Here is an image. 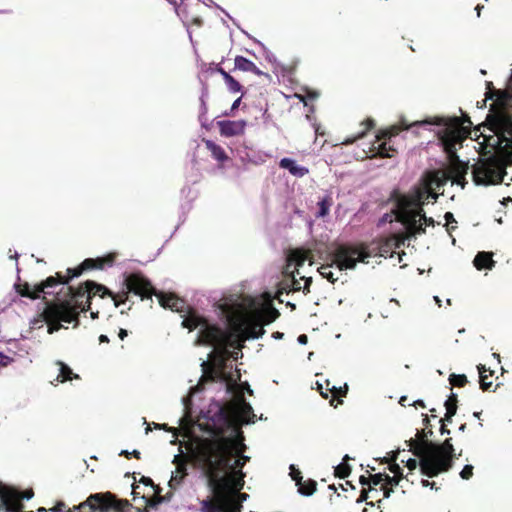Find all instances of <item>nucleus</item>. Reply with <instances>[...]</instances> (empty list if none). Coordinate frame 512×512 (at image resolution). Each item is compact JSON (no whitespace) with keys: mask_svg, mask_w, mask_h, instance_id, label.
<instances>
[{"mask_svg":"<svg viewBox=\"0 0 512 512\" xmlns=\"http://www.w3.org/2000/svg\"><path fill=\"white\" fill-rule=\"evenodd\" d=\"M240 432L233 443H217L195 448L191 458L207 478L208 487L215 501L206 498L201 502L202 512H240L248 494L240 493L244 487L242 469L250 460L242 452L246 449Z\"/></svg>","mask_w":512,"mask_h":512,"instance_id":"obj_1","label":"nucleus"},{"mask_svg":"<svg viewBox=\"0 0 512 512\" xmlns=\"http://www.w3.org/2000/svg\"><path fill=\"white\" fill-rule=\"evenodd\" d=\"M123 285L127 289L126 293H133L142 299L155 295L163 308L180 313L183 318L182 326L184 328L198 330L194 344L197 346L206 345L213 347V350L208 354V359H211L216 351L219 357H222L227 347L233 341L234 333L232 330L224 329L210 322L204 316L190 309L183 299L174 294L158 291L143 274L132 273L124 275Z\"/></svg>","mask_w":512,"mask_h":512,"instance_id":"obj_2","label":"nucleus"},{"mask_svg":"<svg viewBox=\"0 0 512 512\" xmlns=\"http://www.w3.org/2000/svg\"><path fill=\"white\" fill-rule=\"evenodd\" d=\"M439 194L435 192L432 183H427L422 178L419 183L413 185L407 192L393 189L390 192V199L395 202V212L401 221L403 228L410 233V237L422 235L426 232V226H434L432 217H427L424 205L435 203Z\"/></svg>","mask_w":512,"mask_h":512,"instance_id":"obj_3","label":"nucleus"},{"mask_svg":"<svg viewBox=\"0 0 512 512\" xmlns=\"http://www.w3.org/2000/svg\"><path fill=\"white\" fill-rule=\"evenodd\" d=\"M216 378L225 387V393L230 397L229 403L223 405L215 403L208 410V418L216 429L228 428L232 423L246 425L255 422L256 415L249 402L243 396V392H237V383L234 380L228 381L223 370L216 372Z\"/></svg>","mask_w":512,"mask_h":512,"instance_id":"obj_4","label":"nucleus"},{"mask_svg":"<svg viewBox=\"0 0 512 512\" xmlns=\"http://www.w3.org/2000/svg\"><path fill=\"white\" fill-rule=\"evenodd\" d=\"M431 126L438 128L436 135L443 147L449 152L455 150L458 134L454 124L450 123L447 119L435 117L414 121L410 124L405 119H402L398 126H392L383 133V139H378L372 144L370 152L372 153V156L393 157L394 153H396L393 139L400 131H407L414 128L428 129Z\"/></svg>","mask_w":512,"mask_h":512,"instance_id":"obj_5","label":"nucleus"},{"mask_svg":"<svg viewBox=\"0 0 512 512\" xmlns=\"http://www.w3.org/2000/svg\"><path fill=\"white\" fill-rule=\"evenodd\" d=\"M406 237L402 240H397L395 237H389L378 241H373L369 245L361 243L359 245H341L336 253V258L340 269H354L357 262L368 263V258L373 256L379 257H392L395 250L402 245H410L412 240L417 236L410 237L409 231L406 228Z\"/></svg>","mask_w":512,"mask_h":512,"instance_id":"obj_6","label":"nucleus"},{"mask_svg":"<svg viewBox=\"0 0 512 512\" xmlns=\"http://www.w3.org/2000/svg\"><path fill=\"white\" fill-rule=\"evenodd\" d=\"M71 292L70 301H59L55 304L56 309L50 311V317L56 320H61L63 323H73L76 327L79 323L78 316L80 312H85L90 309L91 298L99 295L101 298L110 295L113 297L115 306H119L120 302L116 296L104 285L94 281H86L78 288L68 287Z\"/></svg>","mask_w":512,"mask_h":512,"instance_id":"obj_7","label":"nucleus"},{"mask_svg":"<svg viewBox=\"0 0 512 512\" xmlns=\"http://www.w3.org/2000/svg\"><path fill=\"white\" fill-rule=\"evenodd\" d=\"M413 455H422L421 474L430 478L450 470L455 456L451 438L446 439L441 445L433 441H425L422 448L413 450Z\"/></svg>","mask_w":512,"mask_h":512,"instance_id":"obj_8","label":"nucleus"},{"mask_svg":"<svg viewBox=\"0 0 512 512\" xmlns=\"http://www.w3.org/2000/svg\"><path fill=\"white\" fill-rule=\"evenodd\" d=\"M511 164L512 155H485L470 167L473 181L476 185H497L503 181L506 168Z\"/></svg>","mask_w":512,"mask_h":512,"instance_id":"obj_9","label":"nucleus"},{"mask_svg":"<svg viewBox=\"0 0 512 512\" xmlns=\"http://www.w3.org/2000/svg\"><path fill=\"white\" fill-rule=\"evenodd\" d=\"M78 512H109L113 510L115 512H129L134 510L135 512H147V509H141L133 507L127 500H120L112 496L110 493L102 494L95 493L91 494L87 500L75 506L73 508Z\"/></svg>","mask_w":512,"mask_h":512,"instance_id":"obj_10","label":"nucleus"},{"mask_svg":"<svg viewBox=\"0 0 512 512\" xmlns=\"http://www.w3.org/2000/svg\"><path fill=\"white\" fill-rule=\"evenodd\" d=\"M32 497V490L21 495L19 490L0 482V512H22L24 508L22 500H29Z\"/></svg>","mask_w":512,"mask_h":512,"instance_id":"obj_11","label":"nucleus"},{"mask_svg":"<svg viewBox=\"0 0 512 512\" xmlns=\"http://www.w3.org/2000/svg\"><path fill=\"white\" fill-rule=\"evenodd\" d=\"M279 316L275 308H269L265 314L258 313L248 323L247 334L249 338L258 339L265 333L264 325L270 324Z\"/></svg>","mask_w":512,"mask_h":512,"instance_id":"obj_12","label":"nucleus"},{"mask_svg":"<svg viewBox=\"0 0 512 512\" xmlns=\"http://www.w3.org/2000/svg\"><path fill=\"white\" fill-rule=\"evenodd\" d=\"M115 260V254H109L106 257H99L96 259L88 258L85 259L81 265L77 268H70L67 270L69 275V279L71 280L75 277H78L82 274L84 270L89 269H103L105 266H111Z\"/></svg>","mask_w":512,"mask_h":512,"instance_id":"obj_13","label":"nucleus"},{"mask_svg":"<svg viewBox=\"0 0 512 512\" xmlns=\"http://www.w3.org/2000/svg\"><path fill=\"white\" fill-rule=\"evenodd\" d=\"M172 463L176 466V470L172 472L171 478L168 482L170 491L172 493L177 490L183 483L184 479L188 475V462L182 458L180 454L174 456Z\"/></svg>","mask_w":512,"mask_h":512,"instance_id":"obj_14","label":"nucleus"},{"mask_svg":"<svg viewBox=\"0 0 512 512\" xmlns=\"http://www.w3.org/2000/svg\"><path fill=\"white\" fill-rule=\"evenodd\" d=\"M56 309L55 305H47L40 318H35L30 322L31 329H38L43 326L44 323L48 325V333L52 334L63 327L61 324L63 321L56 320L50 317V311Z\"/></svg>","mask_w":512,"mask_h":512,"instance_id":"obj_15","label":"nucleus"},{"mask_svg":"<svg viewBox=\"0 0 512 512\" xmlns=\"http://www.w3.org/2000/svg\"><path fill=\"white\" fill-rule=\"evenodd\" d=\"M246 125L245 120H221L217 122L220 134L225 137L243 134Z\"/></svg>","mask_w":512,"mask_h":512,"instance_id":"obj_16","label":"nucleus"},{"mask_svg":"<svg viewBox=\"0 0 512 512\" xmlns=\"http://www.w3.org/2000/svg\"><path fill=\"white\" fill-rule=\"evenodd\" d=\"M68 282H58L53 277H48L44 282H42L37 288L33 295H29L32 298H39L41 294L45 295H53L57 294L58 292L55 290L58 286L64 287Z\"/></svg>","mask_w":512,"mask_h":512,"instance_id":"obj_17","label":"nucleus"},{"mask_svg":"<svg viewBox=\"0 0 512 512\" xmlns=\"http://www.w3.org/2000/svg\"><path fill=\"white\" fill-rule=\"evenodd\" d=\"M499 128L501 129L502 143L506 148L512 150V115L505 114L500 120Z\"/></svg>","mask_w":512,"mask_h":512,"instance_id":"obj_18","label":"nucleus"},{"mask_svg":"<svg viewBox=\"0 0 512 512\" xmlns=\"http://www.w3.org/2000/svg\"><path fill=\"white\" fill-rule=\"evenodd\" d=\"M279 167L289 171V173L295 177H304L309 173L308 168L297 164V162L292 158H282L279 162Z\"/></svg>","mask_w":512,"mask_h":512,"instance_id":"obj_19","label":"nucleus"},{"mask_svg":"<svg viewBox=\"0 0 512 512\" xmlns=\"http://www.w3.org/2000/svg\"><path fill=\"white\" fill-rule=\"evenodd\" d=\"M301 289L300 282L294 276L280 282L276 291V298L283 303V294H288L290 291H299Z\"/></svg>","mask_w":512,"mask_h":512,"instance_id":"obj_20","label":"nucleus"},{"mask_svg":"<svg viewBox=\"0 0 512 512\" xmlns=\"http://www.w3.org/2000/svg\"><path fill=\"white\" fill-rule=\"evenodd\" d=\"M473 264L478 270H491L495 265V261L492 259V253L483 251L478 252L473 260Z\"/></svg>","mask_w":512,"mask_h":512,"instance_id":"obj_21","label":"nucleus"},{"mask_svg":"<svg viewBox=\"0 0 512 512\" xmlns=\"http://www.w3.org/2000/svg\"><path fill=\"white\" fill-rule=\"evenodd\" d=\"M235 69L244 71V72H252L255 75H263V72L249 59L243 56H236L235 60Z\"/></svg>","mask_w":512,"mask_h":512,"instance_id":"obj_22","label":"nucleus"},{"mask_svg":"<svg viewBox=\"0 0 512 512\" xmlns=\"http://www.w3.org/2000/svg\"><path fill=\"white\" fill-rule=\"evenodd\" d=\"M332 205H333L332 195H331V193H326L317 202L318 210L315 214L316 218H325L329 214L330 208Z\"/></svg>","mask_w":512,"mask_h":512,"instance_id":"obj_23","label":"nucleus"},{"mask_svg":"<svg viewBox=\"0 0 512 512\" xmlns=\"http://www.w3.org/2000/svg\"><path fill=\"white\" fill-rule=\"evenodd\" d=\"M56 365L58 366L56 381L63 383L68 380L79 379V375L73 373L72 369L64 362L57 361Z\"/></svg>","mask_w":512,"mask_h":512,"instance_id":"obj_24","label":"nucleus"},{"mask_svg":"<svg viewBox=\"0 0 512 512\" xmlns=\"http://www.w3.org/2000/svg\"><path fill=\"white\" fill-rule=\"evenodd\" d=\"M418 435H419L418 440L411 438L405 442L407 447H409V450L412 453H413L414 449L422 448L424 446L425 441H429L428 438L433 435V431L432 430H428V431L423 430L421 432H418Z\"/></svg>","mask_w":512,"mask_h":512,"instance_id":"obj_25","label":"nucleus"},{"mask_svg":"<svg viewBox=\"0 0 512 512\" xmlns=\"http://www.w3.org/2000/svg\"><path fill=\"white\" fill-rule=\"evenodd\" d=\"M205 146L207 150L210 151L213 158L217 161L224 162L228 159L224 149L212 140H205Z\"/></svg>","mask_w":512,"mask_h":512,"instance_id":"obj_26","label":"nucleus"},{"mask_svg":"<svg viewBox=\"0 0 512 512\" xmlns=\"http://www.w3.org/2000/svg\"><path fill=\"white\" fill-rule=\"evenodd\" d=\"M237 156L240 158L242 163H253V164H262L265 162V157L262 155H254L251 151H246V148L242 150H237Z\"/></svg>","mask_w":512,"mask_h":512,"instance_id":"obj_27","label":"nucleus"},{"mask_svg":"<svg viewBox=\"0 0 512 512\" xmlns=\"http://www.w3.org/2000/svg\"><path fill=\"white\" fill-rule=\"evenodd\" d=\"M341 246H339L335 253H334V263L331 264V265H322L320 268H319V272L320 274L323 276V278H326L327 280H329L330 282H334L336 281L338 278L334 277V273L332 271V268H333V265L335 264L336 265V268L338 269V271H342L343 269H340L339 265H338V262H337V258H336V253L338 251V249L340 248Z\"/></svg>","mask_w":512,"mask_h":512,"instance_id":"obj_28","label":"nucleus"},{"mask_svg":"<svg viewBox=\"0 0 512 512\" xmlns=\"http://www.w3.org/2000/svg\"><path fill=\"white\" fill-rule=\"evenodd\" d=\"M479 377H480V387L483 391H487L492 386V382L488 381L489 376L493 375V371H489V375L486 374L488 371L485 365L479 364L477 366Z\"/></svg>","mask_w":512,"mask_h":512,"instance_id":"obj_29","label":"nucleus"},{"mask_svg":"<svg viewBox=\"0 0 512 512\" xmlns=\"http://www.w3.org/2000/svg\"><path fill=\"white\" fill-rule=\"evenodd\" d=\"M388 200L393 204V207H392L390 213H385L382 215V217L378 221V226L384 225L386 223H391L394 220H396L397 222H399L401 224V221H400L399 217L397 216V213L395 212V202L392 201L390 198Z\"/></svg>","mask_w":512,"mask_h":512,"instance_id":"obj_30","label":"nucleus"},{"mask_svg":"<svg viewBox=\"0 0 512 512\" xmlns=\"http://www.w3.org/2000/svg\"><path fill=\"white\" fill-rule=\"evenodd\" d=\"M316 482L314 480L301 481V484H298V490L302 495L310 496L316 490Z\"/></svg>","mask_w":512,"mask_h":512,"instance_id":"obj_31","label":"nucleus"},{"mask_svg":"<svg viewBox=\"0 0 512 512\" xmlns=\"http://www.w3.org/2000/svg\"><path fill=\"white\" fill-rule=\"evenodd\" d=\"M157 498L156 500H151L147 498L146 496H142V499L145 500L146 505L150 508H156L159 504L164 502H169L172 498V493H167L165 496H161L160 493L156 494Z\"/></svg>","mask_w":512,"mask_h":512,"instance_id":"obj_32","label":"nucleus"},{"mask_svg":"<svg viewBox=\"0 0 512 512\" xmlns=\"http://www.w3.org/2000/svg\"><path fill=\"white\" fill-rule=\"evenodd\" d=\"M425 179H426L427 183H432V187L434 189L442 188L447 182V179L443 176H440L439 172H436V173L430 175L429 178H425Z\"/></svg>","mask_w":512,"mask_h":512,"instance_id":"obj_33","label":"nucleus"},{"mask_svg":"<svg viewBox=\"0 0 512 512\" xmlns=\"http://www.w3.org/2000/svg\"><path fill=\"white\" fill-rule=\"evenodd\" d=\"M383 481H385V474L381 473L372 475L369 480L365 476L360 477V482L362 485H366L369 483L370 485L377 486L381 484Z\"/></svg>","mask_w":512,"mask_h":512,"instance_id":"obj_34","label":"nucleus"},{"mask_svg":"<svg viewBox=\"0 0 512 512\" xmlns=\"http://www.w3.org/2000/svg\"><path fill=\"white\" fill-rule=\"evenodd\" d=\"M349 459H350L349 456L345 455V457L343 458V462L340 463L337 467H335V472L340 477H346L351 472L350 466L345 462L346 460H349Z\"/></svg>","mask_w":512,"mask_h":512,"instance_id":"obj_35","label":"nucleus"},{"mask_svg":"<svg viewBox=\"0 0 512 512\" xmlns=\"http://www.w3.org/2000/svg\"><path fill=\"white\" fill-rule=\"evenodd\" d=\"M391 459H392V463L389 465L390 472L393 473L394 476L403 478V469L400 467V465L398 463H396V459H397L396 452H392Z\"/></svg>","mask_w":512,"mask_h":512,"instance_id":"obj_36","label":"nucleus"},{"mask_svg":"<svg viewBox=\"0 0 512 512\" xmlns=\"http://www.w3.org/2000/svg\"><path fill=\"white\" fill-rule=\"evenodd\" d=\"M225 84L231 93H238L242 90V85L232 76L227 78Z\"/></svg>","mask_w":512,"mask_h":512,"instance_id":"obj_37","label":"nucleus"},{"mask_svg":"<svg viewBox=\"0 0 512 512\" xmlns=\"http://www.w3.org/2000/svg\"><path fill=\"white\" fill-rule=\"evenodd\" d=\"M449 381L452 385H455V386H464L467 382V378L465 375L463 374H451L449 376Z\"/></svg>","mask_w":512,"mask_h":512,"instance_id":"obj_38","label":"nucleus"},{"mask_svg":"<svg viewBox=\"0 0 512 512\" xmlns=\"http://www.w3.org/2000/svg\"><path fill=\"white\" fill-rule=\"evenodd\" d=\"M289 469V475L296 482V485L301 484V481L303 479L301 471L294 464H291Z\"/></svg>","mask_w":512,"mask_h":512,"instance_id":"obj_39","label":"nucleus"},{"mask_svg":"<svg viewBox=\"0 0 512 512\" xmlns=\"http://www.w3.org/2000/svg\"><path fill=\"white\" fill-rule=\"evenodd\" d=\"M446 411L448 412V409L453 408V411L455 410V413L457 412V395L454 393H451L449 398L444 403Z\"/></svg>","mask_w":512,"mask_h":512,"instance_id":"obj_40","label":"nucleus"},{"mask_svg":"<svg viewBox=\"0 0 512 512\" xmlns=\"http://www.w3.org/2000/svg\"><path fill=\"white\" fill-rule=\"evenodd\" d=\"M401 479L402 478L397 477V476H389L388 474H385L384 485H386L387 487L390 486V488H393L395 486H398Z\"/></svg>","mask_w":512,"mask_h":512,"instance_id":"obj_41","label":"nucleus"},{"mask_svg":"<svg viewBox=\"0 0 512 512\" xmlns=\"http://www.w3.org/2000/svg\"><path fill=\"white\" fill-rule=\"evenodd\" d=\"M140 482L146 486H151L154 489L155 494L161 493V488L155 485L150 477L142 476Z\"/></svg>","mask_w":512,"mask_h":512,"instance_id":"obj_42","label":"nucleus"},{"mask_svg":"<svg viewBox=\"0 0 512 512\" xmlns=\"http://www.w3.org/2000/svg\"><path fill=\"white\" fill-rule=\"evenodd\" d=\"M472 476H473V466L470 464L465 465L460 472V477L464 480H468Z\"/></svg>","mask_w":512,"mask_h":512,"instance_id":"obj_43","label":"nucleus"},{"mask_svg":"<svg viewBox=\"0 0 512 512\" xmlns=\"http://www.w3.org/2000/svg\"><path fill=\"white\" fill-rule=\"evenodd\" d=\"M419 458V461H417L416 459L414 458H409L407 461H406V467L412 471V470H415L418 466L419 468L421 469V458H422V455H419L417 456Z\"/></svg>","mask_w":512,"mask_h":512,"instance_id":"obj_44","label":"nucleus"},{"mask_svg":"<svg viewBox=\"0 0 512 512\" xmlns=\"http://www.w3.org/2000/svg\"><path fill=\"white\" fill-rule=\"evenodd\" d=\"M298 97L302 102H304V105L307 106V102H306L305 98L314 100L319 97V93L316 91H308L305 97H302V96H298Z\"/></svg>","mask_w":512,"mask_h":512,"instance_id":"obj_45","label":"nucleus"},{"mask_svg":"<svg viewBox=\"0 0 512 512\" xmlns=\"http://www.w3.org/2000/svg\"><path fill=\"white\" fill-rule=\"evenodd\" d=\"M454 415H455V410L453 411V408L448 409V412L446 411L445 417L443 419H441L440 422L445 425H446V423H451Z\"/></svg>","mask_w":512,"mask_h":512,"instance_id":"obj_46","label":"nucleus"},{"mask_svg":"<svg viewBox=\"0 0 512 512\" xmlns=\"http://www.w3.org/2000/svg\"><path fill=\"white\" fill-rule=\"evenodd\" d=\"M12 361H13V359L11 357L0 352V366L1 367H5V366L9 365Z\"/></svg>","mask_w":512,"mask_h":512,"instance_id":"obj_47","label":"nucleus"},{"mask_svg":"<svg viewBox=\"0 0 512 512\" xmlns=\"http://www.w3.org/2000/svg\"><path fill=\"white\" fill-rule=\"evenodd\" d=\"M365 135V132H361L360 134H358L357 136L355 137H347L344 141H343V144L344 145H350V144H353L357 139H360L362 137H364Z\"/></svg>","mask_w":512,"mask_h":512,"instance_id":"obj_48","label":"nucleus"},{"mask_svg":"<svg viewBox=\"0 0 512 512\" xmlns=\"http://www.w3.org/2000/svg\"><path fill=\"white\" fill-rule=\"evenodd\" d=\"M65 508L64 502H58L54 507H52L50 510L52 512H61Z\"/></svg>","mask_w":512,"mask_h":512,"instance_id":"obj_49","label":"nucleus"},{"mask_svg":"<svg viewBox=\"0 0 512 512\" xmlns=\"http://www.w3.org/2000/svg\"><path fill=\"white\" fill-rule=\"evenodd\" d=\"M200 100H201V114H200L199 118H200V121H202L204 114L207 112V106L203 99V96L201 97Z\"/></svg>","mask_w":512,"mask_h":512,"instance_id":"obj_50","label":"nucleus"},{"mask_svg":"<svg viewBox=\"0 0 512 512\" xmlns=\"http://www.w3.org/2000/svg\"><path fill=\"white\" fill-rule=\"evenodd\" d=\"M381 489L383 490L384 498H389L391 493L393 492V488H388L386 485H383Z\"/></svg>","mask_w":512,"mask_h":512,"instance_id":"obj_51","label":"nucleus"},{"mask_svg":"<svg viewBox=\"0 0 512 512\" xmlns=\"http://www.w3.org/2000/svg\"><path fill=\"white\" fill-rule=\"evenodd\" d=\"M297 341H298L299 344L305 345L308 342V337L305 334H301V335L298 336Z\"/></svg>","mask_w":512,"mask_h":512,"instance_id":"obj_52","label":"nucleus"},{"mask_svg":"<svg viewBox=\"0 0 512 512\" xmlns=\"http://www.w3.org/2000/svg\"><path fill=\"white\" fill-rule=\"evenodd\" d=\"M217 72H218V73H220V74L222 75V77H223L224 81H226V80H227V78H229V77L231 76V75H230L228 72H226L222 67H219V68L217 69Z\"/></svg>","mask_w":512,"mask_h":512,"instance_id":"obj_53","label":"nucleus"},{"mask_svg":"<svg viewBox=\"0 0 512 512\" xmlns=\"http://www.w3.org/2000/svg\"><path fill=\"white\" fill-rule=\"evenodd\" d=\"M444 218L448 223L455 222L454 215L451 212H446Z\"/></svg>","mask_w":512,"mask_h":512,"instance_id":"obj_54","label":"nucleus"},{"mask_svg":"<svg viewBox=\"0 0 512 512\" xmlns=\"http://www.w3.org/2000/svg\"><path fill=\"white\" fill-rule=\"evenodd\" d=\"M241 387L249 394H253V390L251 389L248 382L241 383Z\"/></svg>","mask_w":512,"mask_h":512,"instance_id":"obj_55","label":"nucleus"},{"mask_svg":"<svg viewBox=\"0 0 512 512\" xmlns=\"http://www.w3.org/2000/svg\"><path fill=\"white\" fill-rule=\"evenodd\" d=\"M119 338L121 340H124L127 336H128V331L126 329H120L119 330V334H118Z\"/></svg>","mask_w":512,"mask_h":512,"instance_id":"obj_56","label":"nucleus"},{"mask_svg":"<svg viewBox=\"0 0 512 512\" xmlns=\"http://www.w3.org/2000/svg\"><path fill=\"white\" fill-rule=\"evenodd\" d=\"M421 483H422V485H423L424 487L434 488V486H435V482H430L429 480H426V479H423V480L421 481Z\"/></svg>","mask_w":512,"mask_h":512,"instance_id":"obj_57","label":"nucleus"},{"mask_svg":"<svg viewBox=\"0 0 512 512\" xmlns=\"http://www.w3.org/2000/svg\"><path fill=\"white\" fill-rule=\"evenodd\" d=\"M240 103H241V97L237 98V99L233 102V104H232V106H231V110H232V111H233V110H236V109L239 107Z\"/></svg>","mask_w":512,"mask_h":512,"instance_id":"obj_58","label":"nucleus"},{"mask_svg":"<svg viewBox=\"0 0 512 512\" xmlns=\"http://www.w3.org/2000/svg\"><path fill=\"white\" fill-rule=\"evenodd\" d=\"M440 432L442 435H445V434H450V430L446 428V425L445 424H442L441 425V428H440Z\"/></svg>","mask_w":512,"mask_h":512,"instance_id":"obj_59","label":"nucleus"},{"mask_svg":"<svg viewBox=\"0 0 512 512\" xmlns=\"http://www.w3.org/2000/svg\"><path fill=\"white\" fill-rule=\"evenodd\" d=\"M216 7L218 9H220L229 19H231L233 21V23H235V20L231 17V15L226 11L224 10L222 7H220L219 5H216Z\"/></svg>","mask_w":512,"mask_h":512,"instance_id":"obj_60","label":"nucleus"},{"mask_svg":"<svg viewBox=\"0 0 512 512\" xmlns=\"http://www.w3.org/2000/svg\"><path fill=\"white\" fill-rule=\"evenodd\" d=\"M99 341H100V343H108L109 342V338L106 335L102 334L99 337Z\"/></svg>","mask_w":512,"mask_h":512,"instance_id":"obj_61","label":"nucleus"},{"mask_svg":"<svg viewBox=\"0 0 512 512\" xmlns=\"http://www.w3.org/2000/svg\"><path fill=\"white\" fill-rule=\"evenodd\" d=\"M155 428L157 429H165V430H171L166 424H155Z\"/></svg>","mask_w":512,"mask_h":512,"instance_id":"obj_62","label":"nucleus"},{"mask_svg":"<svg viewBox=\"0 0 512 512\" xmlns=\"http://www.w3.org/2000/svg\"><path fill=\"white\" fill-rule=\"evenodd\" d=\"M275 339H282L284 334L282 332H274L272 335Z\"/></svg>","mask_w":512,"mask_h":512,"instance_id":"obj_63","label":"nucleus"},{"mask_svg":"<svg viewBox=\"0 0 512 512\" xmlns=\"http://www.w3.org/2000/svg\"><path fill=\"white\" fill-rule=\"evenodd\" d=\"M200 366L202 367V371L205 372V370L208 366V360H202Z\"/></svg>","mask_w":512,"mask_h":512,"instance_id":"obj_64","label":"nucleus"}]
</instances>
